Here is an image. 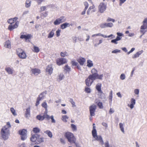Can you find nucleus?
I'll list each match as a JSON object with an SVG mask.
<instances>
[{"instance_id": "nucleus-1", "label": "nucleus", "mask_w": 147, "mask_h": 147, "mask_svg": "<svg viewBox=\"0 0 147 147\" xmlns=\"http://www.w3.org/2000/svg\"><path fill=\"white\" fill-rule=\"evenodd\" d=\"M11 127L10 122H7L6 125L2 127L0 131V135L2 139L4 140H8L10 135L9 128Z\"/></svg>"}, {"instance_id": "nucleus-2", "label": "nucleus", "mask_w": 147, "mask_h": 147, "mask_svg": "<svg viewBox=\"0 0 147 147\" xmlns=\"http://www.w3.org/2000/svg\"><path fill=\"white\" fill-rule=\"evenodd\" d=\"M65 136L67 139L68 141L71 144L76 143V138L73 133L68 131V132H66L65 134Z\"/></svg>"}, {"instance_id": "nucleus-3", "label": "nucleus", "mask_w": 147, "mask_h": 147, "mask_svg": "<svg viewBox=\"0 0 147 147\" xmlns=\"http://www.w3.org/2000/svg\"><path fill=\"white\" fill-rule=\"evenodd\" d=\"M91 72L92 74L91 76H92V80L94 81L96 79H98L100 80H102L103 76V74L99 75L98 74V71L95 69H92L91 70Z\"/></svg>"}, {"instance_id": "nucleus-4", "label": "nucleus", "mask_w": 147, "mask_h": 147, "mask_svg": "<svg viewBox=\"0 0 147 147\" xmlns=\"http://www.w3.org/2000/svg\"><path fill=\"white\" fill-rule=\"evenodd\" d=\"M107 8V5L103 2H101L98 6V11L100 13H103Z\"/></svg>"}, {"instance_id": "nucleus-5", "label": "nucleus", "mask_w": 147, "mask_h": 147, "mask_svg": "<svg viewBox=\"0 0 147 147\" xmlns=\"http://www.w3.org/2000/svg\"><path fill=\"white\" fill-rule=\"evenodd\" d=\"M17 53L18 56L21 59H26L27 57L26 54L22 49H18Z\"/></svg>"}, {"instance_id": "nucleus-6", "label": "nucleus", "mask_w": 147, "mask_h": 147, "mask_svg": "<svg viewBox=\"0 0 147 147\" xmlns=\"http://www.w3.org/2000/svg\"><path fill=\"white\" fill-rule=\"evenodd\" d=\"M66 20V18L64 16H62L59 18H57L54 22L53 24L55 25H59L61 23L64 22H65Z\"/></svg>"}, {"instance_id": "nucleus-7", "label": "nucleus", "mask_w": 147, "mask_h": 147, "mask_svg": "<svg viewBox=\"0 0 147 147\" xmlns=\"http://www.w3.org/2000/svg\"><path fill=\"white\" fill-rule=\"evenodd\" d=\"M94 140H97L101 144H104V141L102 139V137L100 135H98L97 132L96 131L93 136Z\"/></svg>"}, {"instance_id": "nucleus-8", "label": "nucleus", "mask_w": 147, "mask_h": 147, "mask_svg": "<svg viewBox=\"0 0 147 147\" xmlns=\"http://www.w3.org/2000/svg\"><path fill=\"white\" fill-rule=\"evenodd\" d=\"M143 23V25L141 26L140 32L144 34L145 32L144 30L147 29V17L144 19Z\"/></svg>"}, {"instance_id": "nucleus-9", "label": "nucleus", "mask_w": 147, "mask_h": 147, "mask_svg": "<svg viewBox=\"0 0 147 147\" xmlns=\"http://www.w3.org/2000/svg\"><path fill=\"white\" fill-rule=\"evenodd\" d=\"M67 62V59L65 58H59L57 59L56 60V63L59 66L64 64V63H65Z\"/></svg>"}, {"instance_id": "nucleus-10", "label": "nucleus", "mask_w": 147, "mask_h": 147, "mask_svg": "<svg viewBox=\"0 0 147 147\" xmlns=\"http://www.w3.org/2000/svg\"><path fill=\"white\" fill-rule=\"evenodd\" d=\"M96 108V105L92 104L89 107L90 111L91 116H94L95 115L94 113Z\"/></svg>"}, {"instance_id": "nucleus-11", "label": "nucleus", "mask_w": 147, "mask_h": 147, "mask_svg": "<svg viewBox=\"0 0 147 147\" xmlns=\"http://www.w3.org/2000/svg\"><path fill=\"white\" fill-rule=\"evenodd\" d=\"M92 76L90 75L85 80L86 84L88 86H90L91 85L92 83L93 82V80Z\"/></svg>"}, {"instance_id": "nucleus-12", "label": "nucleus", "mask_w": 147, "mask_h": 147, "mask_svg": "<svg viewBox=\"0 0 147 147\" xmlns=\"http://www.w3.org/2000/svg\"><path fill=\"white\" fill-rule=\"evenodd\" d=\"M19 22V21H16L15 22L14 24H9L8 26V29L10 30H13V29H16V28H17L18 26Z\"/></svg>"}, {"instance_id": "nucleus-13", "label": "nucleus", "mask_w": 147, "mask_h": 147, "mask_svg": "<svg viewBox=\"0 0 147 147\" xmlns=\"http://www.w3.org/2000/svg\"><path fill=\"white\" fill-rule=\"evenodd\" d=\"M136 104V100L134 98H131L130 100V104H128L127 106L129 107L131 109H132L134 107L135 105Z\"/></svg>"}, {"instance_id": "nucleus-14", "label": "nucleus", "mask_w": 147, "mask_h": 147, "mask_svg": "<svg viewBox=\"0 0 147 147\" xmlns=\"http://www.w3.org/2000/svg\"><path fill=\"white\" fill-rule=\"evenodd\" d=\"M31 72L32 74H34L36 76L38 75L40 73V70L39 69H36V68H33L31 70Z\"/></svg>"}, {"instance_id": "nucleus-15", "label": "nucleus", "mask_w": 147, "mask_h": 147, "mask_svg": "<svg viewBox=\"0 0 147 147\" xmlns=\"http://www.w3.org/2000/svg\"><path fill=\"white\" fill-rule=\"evenodd\" d=\"M95 7V6L94 5H92V6H90L88 9L87 11V14H89L90 13H92V12H94L96 11V10L94 9Z\"/></svg>"}, {"instance_id": "nucleus-16", "label": "nucleus", "mask_w": 147, "mask_h": 147, "mask_svg": "<svg viewBox=\"0 0 147 147\" xmlns=\"http://www.w3.org/2000/svg\"><path fill=\"white\" fill-rule=\"evenodd\" d=\"M95 102L97 104L98 106L100 108L102 109L103 108V104L98 98H96L95 100Z\"/></svg>"}, {"instance_id": "nucleus-17", "label": "nucleus", "mask_w": 147, "mask_h": 147, "mask_svg": "<svg viewBox=\"0 0 147 147\" xmlns=\"http://www.w3.org/2000/svg\"><path fill=\"white\" fill-rule=\"evenodd\" d=\"M37 136L38 134H34L32 135L30 139L31 141L36 142H37Z\"/></svg>"}, {"instance_id": "nucleus-18", "label": "nucleus", "mask_w": 147, "mask_h": 147, "mask_svg": "<svg viewBox=\"0 0 147 147\" xmlns=\"http://www.w3.org/2000/svg\"><path fill=\"white\" fill-rule=\"evenodd\" d=\"M97 95L99 98H100L101 99H105V95L103 91H102L101 89L99 92L98 93Z\"/></svg>"}, {"instance_id": "nucleus-19", "label": "nucleus", "mask_w": 147, "mask_h": 147, "mask_svg": "<svg viewBox=\"0 0 147 147\" xmlns=\"http://www.w3.org/2000/svg\"><path fill=\"white\" fill-rule=\"evenodd\" d=\"M70 25L72 26V24H70L69 23H68V22H65L61 25V27L62 29H65L67 28V27L70 26Z\"/></svg>"}, {"instance_id": "nucleus-20", "label": "nucleus", "mask_w": 147, "mask_h": 147, "mask_svg": "<svg viewBox=\"0 0 147 147\" xmlns=\"http://www.w3.org/2000/svg\"><path fill=\"white\" fill-rule=\"evenodd\" d=\"M53 69L52 65H50L47 66L46 69V71L48 72L49 74H51L53 72Z\"/></svg>"}, {"instance_id": "nucleus-21", "label": "nucleus", "mask_w": 147, "mask_h": 147, "mask_svg": "<svg viewBox=\"0 0 147 147\" xmlns=\"http://www.w3.org/2000/svg\"><path fill=\"white\" fill-rule=\"evenodd\" d=\"M37 143H42L44 141V138L43 137H40V135L37 134Z\"/></svg>"}, {"instance_id": "nucleus-22", "label": "nucleus", "mask_w": 147, "mask_h": 147, "mask_svg": "<svg viewBox=\"0 0 147 147\" xmlns=\"http://www.w3.org/2000/svg\"><path fill=\"white\" fill-rule=\"evenodd\" d=\"M18 18L17 17L14 18H10L7 20V22L10 24H13L16 22Z\"/></svg>"}, {"instance_id": "nucleus-23", "label": "nucleus", "mask_w": 147, "mask_h": 147, "mask_svg": "<svg viewBox=\"0 0 147 147\" xmlns=\"http://www.w3.org/2000/svg\"><path fill=\"white\" fill-rule=\"evenodd\" d=\"M47 93L46 91H45L42 92V93H41L40 95H39L40 100H43V99H44Z\"/></svg>"}, {"instance_id": "nucleus-24", "label": "nucleus", "mask_w": 147, "mask_h": 147, "mask_svg": "<svg viewBox=\"0 0 147 147\" xmlns=\"http://www.w3.org/2000/svg\"><path fill=\"white\" fill-rule=\"evenodd\" d=\"M78 62L81 65H83L86 61L85 59L83 57H80L78 60Z\"/></svg>"}, {"instance_id": "nucleus-25", "label": "nucleus", "mask_w": 147, "mask_h": 147, "mask_svg": "<svg viewBox=\"0 0 147 147\" xmlns=\"http://www.w3.org/2000/svg\"><path fill=\"white\" fill-rule=\"evenodd\" d=\"M64 71L65 72H69L71 71V68L68 65H65L63 67Z\"/></svg>"}, {"instance_id": "nucleus-26", "label": "nucleus", "mask_w": 147, "mask_h": 147, "mask_svg": "<svg viewBox=\"0 0 147 147\" xmlns=\"http://www.w3.org/2000/svg\"><path fill=\"white\" fill-rule=\"evenodd\" d=\"M143 51L142 50L137 52V53L135 54L132 57V58L134 59V58H137V57H139L140 55H141V54L143 53Z\"/></svg>"}, {"instance_id": "nucleus-27", "label": "nucleus", "mask_w": 147, "mask_h": 147, "mask_svg": "<svg viewBox=\"0 0 147 147\" xmlns=\"http://www.w3.org/2000/svg\"><path fill=\"white\" fill-rule=\"evenodd\" d=\"M102 84L100 83H98L96 85V89L98 91V93L99 92L101 89Z\"/></svg>"}, {"instance_id": "nucleus-28", "label": "nucleus", "mask_w": 147, "mask_h": 147, "mask_svg": "<svg viewBox=\"0 0 147 147\" xmlns=\"http://www.w3.org/2000/svg\"><path fill=\"white\" fill-rule=\"evenodd\" d=\"M40 131V129L39 127H34L32 129V131L35 134H38V133H39Z\"/></svg>"}, {"instance_id": "nucleus-29", "label": "nucleus", "mask_w": 147, "mask_h": 147, "mask_svg": "<svg viewBox=\"0 0 147 147\" xmlns=\"http://www.w3.org/2000/svg\"><path fill=\"white\" fill-rule=\"evenodd\" d=\"M64 78V75L62 73H60L57 76V80L60 81V80H62V79H63Z\"/></svg>"}, {"instance_id": "nucleus-30", "label": "nucleus", "mask_w": 147, "mask_h": 147, "mask_svg": "<svg viewBox=\"0 0 147 147\" xmlns=\"http://www.w3.org/2000/svg\"><path fill=\"white\" fill-rule=\"evenodd\" d=\"M30 107H29L27 108L26 109V111L25 113V116L26 117H29L30 116Z\"/></svg>"}, {"instance_id": "nucleus-31", "label": "nucleus", "mask_w": 147, "mask_h": 147, "mask_svg": "<svg viewBox=\"0 0 147 147\" xmlns=\"http://www.w3.org/2000/svg\"><path fill=\"white\" fill-rule=\"evenodd\" d=\"M124 123H119V128L121 130V131L123 132V133H125V131L124 130Z\"/></svg>"}, {"instance_id": "nucleus-32", "label": "nucleus", "mask_w": 147, "mask_h": 147, "mask_svg": "<svg viewBox=\"0 0 147 147\" xmlns=\"http://www.w3.org/2000/svg\"><path fill=\"white\" fill-rule=\"evenodd\" d=\"M47 109L45 111L43 115L44 119H46L47 120H49L50 119V117L49 115L47 114Z\"/></svg>"}, {"instance_id": "nucleus-33", "label": "nucleus", "mask_w": 147, "mask_h": 147, "mask_svg": "<svg viewBox=\"0 0 147 147\" xmlns=\"http://www.w3.org/2000/svg\"><path fill=\"white\" fill-rule=\"evenodd\" d=\"M54 35V30H52L49 33V34L48 36V38H52Z\"/></svg>"}, {"instance_id": "nucleus-34", "label": "nucleus", "mask_w": 147, "mask_h": 147, "mask_svg": "<svg viewBox=\"0 0 147 147\" xmlns=\"http://www.w3.org/2000/svg\"><path fill=\"white\" fill-rule=\"evenodd\" d=\"M45 133L47 134L48 136L50 138H52L53 136L52 133L50 131L46 130L44 132Z\"/></svg>"}, {"instance_id": "nucleus-35", "label": "nucleus", "mask_w": 147, "mask_h": 147, "mask_svg": "<svg viewBox=\"0 0 147 147\" xmlns=\"http://www.w3.org/2000/svg\"><path fill=\"white\" fill-rule=\"evenodd\" d=\"M31 37V36L30 34H27V35H23L22 34L20 36L21 38H25L26 40L30 38Z\"/></svg>"}, {"instance_id": "nucleus-36", "label": "nucleus", "mask_w": 147, "mask_h": 147, "mask_svg": "<svg viewBox=\"0 0 147 147\" xmlns=\"http://www.w3.org/2000/svg\"><path fill=\"white\" fill-rule=\"evenodd\" d=\"M4 46L5 47L7 48H11V45L10 41H7L5 44Z\"/></svg>"}, {"instance_id": "nucleus-37", "label": "nucleus", "mask_w": 147, "mask_h": 147, "mask_svg": "<svg viewBox=\"0 0 147 147\" xmlns=\"http://www.w3.org/2000/svg\"><path fill=\"white\" fill-rule=\"evenodd\" d=\"M96 125L95 123H93V129L92 131V136L93 137V136L96 132Z\"/></svg>"}, {"instance_id": "nucleus-38", "label": "nucleus", "mask_w": 147, "mask_h": 147, "mask_svg": "<svg viewBox=\"0 0 147 147\" xmlns=\"http://www.w3.org/2000/svg\"><path fill=\"white\" fill-rule=\"evenodd\" d=\"M93 65L92 61H90V60H88L87 61V66L88 67H92Z\"/></svg>"}, {"instance_id": "nucleus-39", "label": "nucleus", "mask_w": 147, "mask_h": 147, "mask_svg": "<svg viewBox=\"0 0 147 147\" xmlns=\"http://www.w3.org/2000/svg\"><path fill=\"white\" fill-rule=\"evenodd\" d=\"M31 5V1L30 0H27L26 1L25 6L27 7H29Z\"/></svg>"}, {"instance_id": "nucleus-40", "label": "nucleus", "mask_w": 147, "mask_h": 147, "mask_svg": "<svg viewBox=\"0 0 147 147\" xmlns=\"http://www.w3.org/2000/svg\"><path fill=\"white\" fill-rule=\"evenodd\" d=\"M69 117L67 115H63L62 116V118L61 119L64 122H65V123H66V122H67V119H68Z\"/></svg>"}, {"instance_id": "nucleus-41", "label": "nucleus", "mask_w": 147, "mask_h": 147, "mask_svg": "<svg viewBox=\"0 0 147 147\" xmlns=\"http://www.w3.org/2000/svg\"><path fill=\"white\" fill-rule=\"evenodd\" d=\"M5 70L8 74H12L13 73V70L10 68H6Z\"/></svg>"}, {"instance_id": "nucleus-42", "label": "nucleus", "mask_w": 147, "mask_h": 147, "mask_svg": "<svg viewBox=\"0 0 147 147\" xmlns=\"http://www.w3.org/2000/svg\"><path fill=\"white\" fill-rule=\"evenodd\" d=\"M33 50L34 52H38L40 51V49L38 47L36 46H34Z\"/></svg>"}, {"instance_id": "nucleus-43", "label": "nucleus", "mask_w": 147, "mask_h": 147, "mask_svg": "<svg viewBox=\"0 0 147 147\" xmlns=\"http://www.w3.org/2000/svg\"><path fill=\"white\" fill-rule=\"evenodd\" d=\"M20 134L21 136H23V135H25L27 133V131L25 129H23L21 131H19Z\"/></svg>"}, {"instance_id": "nucleus-44", "label": "nucleus", "mask_w": 147, "mask_h": 147, "mask_svg": "<svg viewBox=\"0 0 147 147\" xmlns=\"http://www.w3.org/2000/svg\"><path fill=\"white\" fill-rule=\"evenodd\" d=\"M10 111L11 113H12L13 115L14 116L17 115V114L16 113V110H15L14 108H13V107H11V108Z\"/></svg>"}, {"instance_id": "nucleus-45", "label": "nucleus", "mask_w": 147, "mask_h": 147, "mask_svg": "<svg viewBox=\"0 0 147 147\" xmlns=\"http://www.w3.org/2000/svg\"><path fill=\"white\" fill-rule=\"evenodd\" d=\"M100 26L101 28H105L107 27V22H104V23L100 24Z\"/></svg>"}, {"instance_id": "nucleus-46", "label": "nucleus", "mask_w": 147, "mask_h": 147, "mask_svg": "<svg viewBox=\"0 0 147 147\" xmlns=\"http://www.w3.org/2000/svg\"><path fill=\"white\" fill-rule=\"evenodd\" d=\"M113 98V94H112V91H111L109 97V102L111 103L112 100Z\"/></svg>"}, {"instance_id": "nucleus-47", "label": "nucleus", "mask_w": 147, "mask_h": 147, "mask_svg": "<svg viewBox=\"0 0 147 147\" xmlns=\"http://www.w3.org/2000/svg\"><path fill=\"white\" fill-rule=\"evenodd\" d=\"M60 55L62 57H65V56H67L68 54L66 52H61L60 53Z\"/></svg>"}, {"instance_id": "nucleus-48", "label": "nucleus", "mask_w": 147, "mask_h": 147, "mask_svg": "<svg viewBox=\"0 0 147 147\" xmlns=\"http://www.w3.org/2000/svg\"><path fill=\"white\" fill-rule=\"evenodd\" d=\"M42 106L45 108L46 110H47V105L46 102H43L42 103Z\"/></svg>"}, {"instance_id": "nucleus-49", "label": "nucleus", "mask_w": 147, "mask_h": 147, "mask_svg": "<svg viewBox=\"0 0 147 147\" xmlns=\"http://www.w3.org/2000/svg\"><path fill=\"white\" fill-rule=\"evenodd\" d=\"M37 119L39 120L42 121L44 119V117L43 115V116H41L40 115H37L36 117Z\"/></svg>"}, {"instance_id": "nucleus-50", "label": "nucleus", "mask_w": 147, "mask_h": 147, "mask_svg": "<svg viewBox=\"0 0 147 147\" xmlns=\"http://www.w3.org/2000/svg\"><path fill=\"white\" fill-rule=\"evenodd\" d=\"M71 127L73 131H76L77 128L76 125H74V124H71Z\"/></svg>"}, {"instance_id": "nucleus-51", "label": "nucleus", "mask_w": 147, "mask_h": 147, "mask_svg": "<svg viewBox=\"0 0 147 147\" xmlns=\"http://www.w3.org/2000/svg\"><path fill=\"white\" fill-rule=\"evenodd\" d=\"M126 77L125 75L124 74H122L120 76V78L122 80H123Z\"/></svg>"}, {"instance_id": "nucleus-52", "label": "nucleus", "mask_w": 147, "mask_h": 147, "mask_svg": "<svg viewBox=\"0 0 147 147\" xmlns=\"http://www.w3.org/2000/svg\"><path fill=\"white\" fill-rule=\"evenodd\" d=\"M105 147H115L114 146H110L109 144V142L108 141H107L105 143Z\"/></svg>"}, {"instance_id": "nucleus-53", "label": "nucleus", "mask_w": 147, "mask_h": 147, "mask_svg": "<svg viewBox=\"0 0 147 147\" xmlns=\"http://www.w3.org/2000/svg\"><path fill=\"white\" fill-rule=\"evenodd\" d=\"M61 30L60 29H58L56 31V34L57 37H59L60 35Z\"/></svg>"}, {"instance_id": "nucleus-54", "label": "nucleus", "mask_w": 147, "mask_h": 147, "mask_svg": "<svg viewBox=\"0 0 147 147\" xmlns=\"http://www.w3.org/2000/svg\"><path fill=\"white\" fill-rule=\"evenodd\" d=\"M113 24L112 22H108L107 23V27H112L113 26Z\"/></svg>"}, {"instance_id": "nucleus-55", "label": "nucleus", "mask_w": 147, "mask_h": 147, "mask_svg": "<svg viewBox=\"0 0 147 147\" xmlns=\"http://www.w3.org/2000/svg\"><path fill=\"white\" fill-rule=\"evenodd\" d=\"M107 22H115V20L113 18H108L107 20Z\"/></svg>"}, {"instance_id": "nucleus-56", "label": "nucleus", "mask_w": 147, "mask_h": 147, "mask_svg": "<svg viewBox=\"0 0 147 147\" xmlns=\"http://www.w3.org/2000/svg\"><path fill=\"white\" fill-rule=\"evenodd\" d=\"M85 91L87 93H90V92H91V90L90 88H89V87H86L85 88Z\"/></svg>"}, {"instance_id": "nucleus-57", "label": "nucleus", "mask_w": 147, "mask_h": 147, "mask_svg": "<svg viewBox=\"0 0 147 147\" xmlns=\"http://www.w3.org/2000/svg\"><path fill=\"white\" fill-rule=\"evenodd\" d=\"M121 51L120 50L115 49L113 51H112V53H119V52H120Z\"/></svg>"}, {"instance_id": "nucleus-58", "label": "nucleus", "mask_w": 147, "mask_h": 147, "mask_svg": "<svg viewBox=\"0 0 147 147\" xmlns=\"http://www.w3.org/2000/svg\"><path fill=\"white\" fill-rule=\"evenodd\" d=\"M40 98H39V96H38V97L37 98L36 105L37 106V105H38L40 103Z\"/></svg>"}, {"instance_id": "nucleus-59", "label": "nucleus", "mask_w": 147, "mask_h": 147, "mask_svg": "<svg viewBox=\"0 0 147 147\" xmlns=\"http://www.w3.org/2000/svg\"><path fill=\"white\" fill-rule=\"evenodd\" d=\"M50 119L51 120V122L53 123H55L56 122V121L55 120L54 118V117L53 115H51L50 117Z\"/></svg>"}, {"instance_id": "nucleus-60", "label": "nucleus", "mask_w": 147, "mask_h": 147, "mask_svg": "<svg viewBox=\"0 0 147 147\" xmlns=\"http://www.w3.org/2000/svg\"><path fill=\"white\" fill-rule=\"evenodd\" d=\"M134 92L135 94H137V95H138L139 92V89H135L134 91Z\"/></svg>"}, {"instance_id": "nucleus-61", "label": "nucleus", "mask_w": 147, "mask_h": 147, "mask_svg": "<svg viewBox=\"0 0 147 147\" xmlns=\"http://www.w3.org/2000/svg\"><path fill=\"white\" fill-rule=\"evenodd\" d=\"M84 4L85 6V8L86 11L89 6L88 4V3L87 2H84Z\"/></svg>"}, {"instance_id": "nucleus-62", "label": "nucleus", "mask_w": 147, "mask_h": 147, "mask_svg": "<svg viewBox=\"0 0 147 147\" xmlns=\"http://www.w3.org/2000/svg\"><path fill=\"white\" fill-rule=\"evenodd\" d=\"M26 134L25 135H24L22 136H21V139L22 140H25V139H26Z\"/></svg>"}, {"instance_id": "nucleus-63", "label": "nucleus", "mask_w": 147, "mask_h": 147, "mask_svg": "<svg viewBox=\"0 0 147 147\" xmlns=\"http://www.w3.org/2000/svg\"><path fill=\"white\" fill-rule=\"evenodd\" d=\"M47 8V7L46 6H42L40 7V11H43L45 10Z\"/></svg>"}, {"instance_id": "nucleus-64", "label": "nucleus", "mask_w": 147, "mask_h": 147, "mask_svg": "<svg viewBox=\"0 0 147 147\" xmlns=\"http://www.w3.org/2000/svg\"><path fill=\"white\" fill-rule=\"evenodd\" d=\"M111 42L113 43H114V44H117L118 42H117V41L116 38L115 39H114V40H111Z\"/></svg>"}]
</instances>
